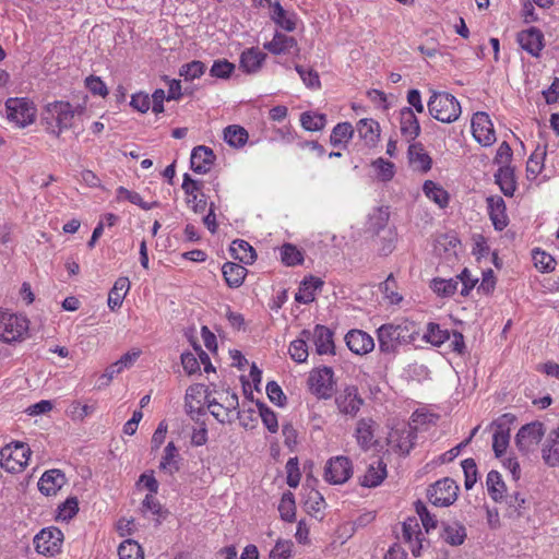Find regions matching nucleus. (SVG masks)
Wrapping results in <instances>:
<instances>
[{"mask_svg":"<svg viewBox=\"0 0 559 559\" xmlns=\"http://www.w3.org/2000/svg\"><path fill=\"white\" fill-rule=\"evenodd\" d=\"M379 349L382 354L394 357L400 347L414 343L419 336L418 325L408 320L386 323L377 330Z\"/></svg>","mask_w":559,"mask_h":559,"instance_id":"1","label":"nucleus"},{"mask_svg":"<svg viewBox=\"0 0 559 559\" xmlns=\"http://www.w3.org/2000/svg\"><path fill=\"white\" fill-rule=\"evenodd\" d=\"M81 110V107L73 108L69 102L56 100L47 104L44 119L50 132L59 136L64 130L72 128L75 114Z\"/></svg>","mask_w":559,"mask_h":559,"instance_id":"2","label":"nucleus"},{"mask_svg":"<svg viewBox=\"0 0 559 559\" xmlns=\"http://www.w3.org/2000/svg\"><path fill=\"white\" fill-rule=\"evenodd\" d=\"M427 106L430 116L442 123L456 121L462 112L459 100L447 92L432 91Z\"/></svg>","mask_w":559,"mask_h":559,"instance_id":"3","label":"nucleus"},{"mask_svg":"<svg viewBox=\"0 0 559 559\" xmlns=\"http://www.w3.org/2000/svg\"><path fill=\"white\" fill-rule=\"evenodd\" d=\"M31 449L23 442L7 444L0 450V466L9 473H19L27 465Z\"/></svg>","mask_w":559,"mask_h":559,"instance_id":"4","label":"nucleus"},{"mask_svg":"<svg viewBox=\"0 0 559 559\" xmlns=\"http://www.w3.org/2000/svg\"><path fill=\"white\" fill-rule=\"evenodd\" d=\"M28 331V320L21 314L0 311V338L7 343L21 340Z\"/></svg>","mask_w":559,"mask_h":559,"instance_id":"5","label":"nucleus"},{"mask_svg":"<svg viewBox=\"0 0 559 559\" xmlns=\"http://www.w3.org/2000/svg\"><path fill=\"white\" fill-rule=\"evenodd\" d=\"M63 542L61 530L50 526L43 528L33 539L35 550L43 556L52 557L60 552Z\"/></svg>","mask_w":559,"mask_h":559,"instance_id":"6","label":"nucleus"},{"mask_svg":"<svg viewBox=\"0 0 559 559\" xmlns=\"http://www.w3.org/2000/svg\"><path fill=\"white\" fill-rule=\"evenodd\" d=\"M545 435L544 425L539 421L526 424L520 428L515 436L518 449L528 454L534 452Z\"/></svg>","mask_w":559,"mask_h":559,"instance_id":"7","label":"nucleus"},{"mask_svg":"<svg viewBox=\"0 0 559 559\" xmlns=\"http://www.w3.org/2000/svg\"><path fill=\"white\" fill-rule=\"evenodd\" d=\"M459 486L451 478L436 481L428 489L429 501L437 507H449L457 499Z\"/></svg>","mask_w":559,"mask_h":559,"instance_id":"8","label":"nucleus"},{"mask_svg":"<svg viewBox=\"0 0 559 559\" xmlns=\"http://www.w3.org/2000/svg\"><path fill=\"white\" fill-rule=\"evenodd\" d=\"M8 119L20 127L33 123L36 109L27 98H9L5 103Z\"/></svg>","mask_w":559,"mask_h":559,"instance_id":"9","label":"nucleus"},{"mask_svg":"<svg viewBox=\"0 0 559 559\" xmlns=\"http://www.w3.org/2000/svg\"><path fill=\"white\" fill-rule=\"evenodd\" d=\"M353 475V463L347 456L331 457L324 467V479L333 485L346 483Z\"/></svg>","mask_w":559,"mask_h":559,"instance_id":"10","label":"nucleus"},{"mask_svg":"<svg viewBox=\"0 0 559 559\" xmlns=\"http://www.w3.org/2000/svg\"><path fill=\"white\" fill-rule=\"evenodd\" d=\"M333 374V370L330 367L311 371L309 376L311 392L320 399L331 397L334 392Z\"/></svg>","mask_w":559,"mask_h":559,"instance_id":"11","label":"nucleus"},{"mask_svg":"<svg viewBox=\"0 0 559 559\" xmlns=\"http://www.w3.org/2000/svg\"><path fill=\"white\" fill-rule=\"evenodd\" d=\"M397 538L408 545L415 557L420 556L423 548V532L417 518H407L402 523V532L401 535H397Z\"/></svg>","mask_w":559,"mask_h":559,"instance_id":"12","label":"nucleus"},{"mask_svg":"<svg viewBox=\"0 0 559 559\" xmlns=\"http://www.w3.org/2000/svg\"><path fill=\"white\" fill-rule=\"evenodd\" d=\"M472 133L474 139L483 146H490L496 142L493 124L486 112L478 111L474 114Z\"/></svg>","mask_w":559,"mask_h":559,"instance_id":"13","label":"nucleus"},{"mask_svg":"<svg viewBox=\"0 0 559 559\" xmlns=\"http://www.w3.org/2000/svg\"><path fill=\"white\" fill-rule=\"evenodd\" d=\"M416 437V428L411 425H403L392 429L388 441L394 451L408 454L414 447Z\"/></svg>","mask_w":559,"mask_h":559,"instance_id":"14","label":"nucleus"},{"mask_svg":"<svg viewBox=\"0 0 559 559\" xmlns=\"http://www.w3.org/2000/svg\"><path fill=\"white\" fill-rule=\"evenodd\" d=\"M301 336L312 340L319 355L334 354L333 333L329 328L318 324L313 331L302 330Z\"/></svg>","mask_w":559,"mask_h":559,"instance_id":"15","label":"nucleus"},{"mask_svg":"<svg viewBox=\"0 0 559 559\" xmlns=\"http://www.w3.org/2000/svg\"><path fill=\"white\" fill-rule=\"evenodd\" d=\"M335 403L340 413L356 416L364 404L356 385H347L335 397Z\"/></svg>","mask_w":559,"mask_h":559,"instance_id":"16","label":"nucleus"},{"mask_svg":"<svg viewBox=\"0 0 559 559\" xmlns=\"http://www.w3.org/2000/svg\"><path fill=\"white\" fill-rule=\"evenodd\" d=\"M518 43L532 57L538 58L545 47L544 34L537 27H530L518 34Z\"/></svg>","mask_w":559,"mask_h":559,"instance_id":"17","label":"nucleus"},{"mask_svg":"<svg viewBox=\"0 0 559 559\" xmlns=\"http://www.w3.org/2000/svg\"><path fill=\"white\" fill-rule=\"evenodd\" d=\"M514 420L511 414L502 415L496 423V430L492 436V449L496 456L500 457L507 450L510 441V429L508 424Z\"/></svg>","mask_w":559,"mask_h":559,"instance_id":"18","label":"nucleus"},{"mask_svg":"<svg viewBox=\"0 0 559 559\" xmlns=\"http://www.w3.org/2000/svg\"><path fill=\"white\" fill-rule=\"evenodd\" d=\"M182 190L187 194V203L195 213H203L206 209V200L199 199V193L202 188V182L193 180L189 174L183 175ZM201 197H204L201 194Z\"/></svg>","mask_w":559,"mask_h":559,"instance_id":"19","label":"nucleus"},{"mask_svg":"<svg viewBox=\"0 0 559 559\" xmlns=\"http://www.w3.org/2000/svg\"><path fill=\"white\" fill-rule=\"evenodd\" d=\"M345 342L350 352L365 355L374 348L373 338L361 330H352L345 335Z\"/></svg>","mask_w":559,"mask_h":559,"instance_id":"20","label":"nucleus"},{"mask_svg":"<svg viewBox=\"0 0 559 559\" xmlns=\"http://www.w3.org/2000/svg\"><path fill=\"white\" fill-rule=\"evenodd\" d=\"M214 152L205 146H195L191 152L190 164L191 169L198 174H206L215 162Z\"/></svg>","mask_w":559,"mask_h":559,"instance_id":"21","label":"nucleus"},{"mask_svg":"<svg viewBox=\"0 0 559 559\" xmlns=\"http://www.w3.org/2000/svg\"><path fill=\"white\" fill-rule=\"evenodd\" d=\"M400 131L407 141H414L420 134V124L411 107H403L400 110Z\"/></svg>","mask_w":559,"mask_h":559,"instance_id":"22","label":"nucleus"},{"mask_svg":"<svg viewBox=\"0 0 559 559\" xmlns=\"http://www.w3.org/2000/svg\"><path fill=\"white\" fill-rule=\"evenodd\" d=\"M66 481V476L60 469H49L39 478L38 489L45 496H53L63 487Z\"/></svg>","mask_w":559,"mask_h":559,"instance_id":"23","label":"nucleus"},{"mask_svg":"<svg viewBox=\"0 0 559 559\" xmlns=\"http://www.w3.org/2000/svg\"><path fill=\"white\" fill-rule=\"evenodd\" d=\"M487 206L490 221L496 230L504 229L509 224V218L506 213V203L501 197L487 198Z\"/></svg>","mask_w":559,"mask_h":559,"instance_id":"24","label":"nucleus"},{"mask_svg":"<svg viewBox=\"0 0 559 559\" xmlns=\"http://www.w3.org/2000/svg\"><path fill=\"white\" fill-rule=\"evenodd\" d=\"M385 477L386 464L382 460L376 459L368 465L366 473L360 478V485L368 488L377 487Z\"/></svg>","mask_w":559,"mask_h":559,"instance_id":"25","label":"nucleus"},{"mask_svg":"<svg viewBox=\"0 0 559 559\" xmlns=\"http://www.w3.org/2000/svg\"><path fill=\"white\" fill-rule=\"evenodd\" d=\"M376 423L371 418L358 420L355 429V438L361 450L367 451L374 443Z\"/></svg>","mask_w":559,"mask_h":559,"instance_id":"26","label":"nucleus"},{"mask_svg":"<svg viewBox=\"0 0 559 559\" xmlns=\"http://www.w3.org/2000/svg\"><path fill=\"white\" fill-rule=\"evenodd\" d=\"M408 159L414 169L426 173L431 168V157L419 142L409 144Z\"/></svg>","mask_w":559,"mask_h":559,"instance_id":"27","label":"nucleus"},{"mask_svg":"<svg viewBox=\"0 0 559 559\" xmlns=\"http://www.w3.org/2000/svg\"><path fill=\"white\" fill-rule=\"evenodd\" d=\"M323 282L314 276L305 278L295 295V300L299 304H310L316 298L317 290L321 289Z\"/></svg>","mask_w":559,"mask_h":559,"instance_id":"28","label":"nucleus"},{"mask_svg":"<svg viewBox=\"0 0 559 559\" xmlns=\"http://www.w3.org/2000/svg\"><path fill=\"white\" fill-rule=\"evenodd\" d=\"M266 55L258 48H249L240 56V68L243 72L251 74L258 72Z\"/></svg>","mask_w":559,"mask_h":559,"instance_id":"29","label":"nucleus"},{"mask_svg":"<svg viewBox=\"0 0 559 559\" xmlns=\"http://www.w3.org/2000/svg\"><path fill=\"white\" fill-rule=\"evenodd\" d=\"M542 452L547 465L552 467L559 465V428L548 435Z\"/></svg>","mask_w":559,"mask_h":559,"instance_id":"30","label":"nucleus"},{"mask_svg":"<svg viewBox=\"0 0 559 559\" xmlns=\"http://www.w3.org/2000/svg\"><path fill=\"white\" fill-rule=\"evenodd\" d=\"M502 501L507 504V515L512 519L523 516L528 509L527 500L519 491L506 495Z\"/></svg>","mask_w":559,"mask_h":559,"instance_id":"31","label":"nucleus"},{"mask_svg":"<svg viewBox=\"0 0 559 559\" xmlns=\"http://www.w3.org/2000/svg\"><path fill=\"white\" fill-rule=\"evenodd\" d=\"M222 272L226 284L231 288H237L242 285L248 270L240 264L226 262L222 267Z\"/></svg>","mask_w":559,"mask_h":559,"instance_id":"32","label":"nucleus"},{"mask_svg":"<svg viewBox=\"0 0 559 559\" xmlns=\"http://www.w3.org/2000/svg\"><path fill=\"white\" fill-rule=\"evenodd\" d=\"M130 289V281L128 277H119L115 282L112 288L108 294V307L115 311L119 309L122 301Z\"/></svg>","mask_w":559,"mask_h":559,"instance_id":"33","label":"nucleus"},{"mask_svg":"<svg viewBox=\"0 0 559 559\" xmlns=\"http://www.w3.org/2000/svg\"><path fill=\"white\" fill-rule=\"evenodd\" d=\"M356 130L359 138L368 145H373L379 140L380 126L373 119H360L356 124Z\"/></svg>","mask_w":559,"mask_h":559,"instance_id":"34","label":"nucleus"},{"mask_svg":"<svg viewBox=\"0 0 559 559\" xmlns=\"http://www.w3.org/2000/svg\"><path fill=\"white\" fill-rule=\"evenodd\" d=\"M272 20L286 32H293L296 28L297 16L294 12L286 11L280 2L272 5Z\"/></svg>","mask_w":559,"mask_h":559,"instance_id":"35","label":"nucleus"},{"mask_svg":"<svg viewBox=\"0 0 559 559\" xmlns=\"http://www.w3.org/2000/svg\"><path fill=\"white\" fill-rule=\"evenodd\" d=\"M297 46V40L293 36H287L282 33H275L273 39L264 44V48L274 55H282L289 52Z\"/></svg>","mask_w":559,"mask_h":559,"instance_id":"36","label":"nucleus"},{"mask_svg":"<svg viewBox=\"0 0 559 559\" xmlns=\"http://www.w3.org/2000/svg\"><path fill=\"white\" fill-rule=\"evenodd\" d=\"M546 155L547 145H537L526 163V176L528 179H536L542 173Z\"/></svg>","mask_w":559,"mask_h":559,"instance_id":"37","label":"nucleus"},{"mask_svg":"<svg viewBox=\"0 0 559 559\" xmlns=\"http://www.w3.org/2000/svg\"><path fill=\"white\" fill-rule=\"evenodd\" d=\"M441 537L452 546H460L466 538V530L457 522L443 523Z\"/></svg>","mask_w":559,"mask_h":559,"instance_id":"38","label":"nucleus"},{"mask_svg":"<svg viewBox=\"0 0 559 559\" xmlns=\"http://www.w3.org/2000/svg\"><path fill=\"white\" fill-rule=\"evenodd\" d=\"M229 250L233 258L239 260L243 264H251L257 258L254 249L249 245V242L242 239L234 240Z\"/></svg>","mask_w":559,"mask_h":559,"instance_id":"39","label":"nucleus"},{"mask_svg":"<svg viewBox=\"0 0 559 559\" xmlns=\"http://www.w3.org/2000/svg\"><path fill=\"white\" fill-rule=\"evenodd\" d=\"M355 133V129L349 122L337 123L330 135V143L335 147H346Z\"/></svg>","mask_w":559,"mask_h":559,"instance_id":"40","label":"nucleus"},{"mask_svg":"<svg viewBox=\"0 0 559 559\" xmlns=\"http://www.w3.org/2000/svg\"><path fill=\"white\" fill-rule=\"evenodd\" d=\"M179 460L180 457L178 449L176 448L174 442H169L164 449V454L159 463V468L167 472L169 475H173L180 468Z\"/></svg>","mask_w":559,"mask_h":559,"instance_id":"41","label":"nucleus"},{"mask_svg":"<svg viewBox=\"0 0 559 559\" xmlns=\"http://www.w3.org/2000/svg\"><path fill=\"white\" fill-rule=\"evenodd\" d=\"M496 182L507 197H512L515 191V179L513 169L509 166H501L495 175Z\"/></svg>","mask_w":559,"mask_h":559,"instance_id":"42","label":"nucleus"},{"mask_svg":"<svg viewBox=\"0 0 559 559\" xmlns=\"http://www.w3.org/2000/svg\"><path fill=\"white\" fill-rule=\"evenodd\" d=\"M223 134L226 143L235 148L242 147L249 138L247 130L238 124L226 127Z\"/></svg>","mask_w":559,"mask_h":559,"instance_id":"43","label":"nucleus"},{"mask_svg":"<svg viewBox=\"0 0 559 559\" xmlns=\"http://www.w3.org/2000/svg\"><path fill=\"white\" fill-rule=\"evenodd\" d=\"M487 490L496 502H502L506 492V485L497 471H490L486 479Z\"/></svg>","mask_w":559,"mask_h":559,"instance_id":"44","label":"nucleus"},{"mask_svg":"<svg viewBox=\"0 0 559 559\" xmlns=\"http://www.w3.org/2000/svg\"><path fill=\"white\" fill-rule=\"evenodd\" d=\"M301 127L307 131H321L326 124V116L313 111H306L300 115Z\"/></svg>","mask_w":559,"mask_h":559,"instance_id":"45","label":"nucleus"},{"mask_svg":"<svg viewBox=\"0 0 559 559\" xmlns=\"http://www.w3.org/2000/svg\"><path fill=\"white\" fill-rule=\"evenodd\" d=\"M423 190L428 199L437 203L440 207H445L449 203V194L440 186L431 180L424 183Z\"/></svg>","mask_w":559,"mask_h":559,"instance_id":"46","label":"nucleus"},{"mask_svg":"<svg viewBox=\"0 0 559 559\" xmlns=\"http://www.w3.org/2000/svg\"><path fill=\"white\" fill-rule=\"evenodd\" d=\"M424 338L433 346H440L445 343L447 340H450V332L448 330H441L439 324L431 322L427 325Z\"/></svg>","mask_w":559,"mask_h":559,"instance_id":"47","label":"nucleus"},{"mask_svg":"<svg viewBox=\"0 0 559 559\" xmlns=\"http://www.w3.org/2000/svg\"><path fill=\"white\" fill-rule=\"evenodd\" d=\"M120 559H144L142 547L133 539H127L118 548Z\"/></svg>","mask_w":559,"mask_h":559,"instance_id":"48","label":"nucleus"},{"mask_svg":"<svg viewBox=\"0 0 559 559\" xmlns=\"http://www.w3.org/2000/svg\"><path fill=\"white\" fill-rule=\"evenodd\" d=\"M377 177L381 181H390L395 175V166L392 162L385 160L382 157L377 158L371 164Z\"/></svg>","mask_w":559,"mask_h":559,"instance_id":"49","label":"nucleus"},{"mask_svg":"<svg viewBox=\"0 0 559 559\" xmlns=\"http://www.w3.org/2000/svg\"><path fill=\"white\" fill-rule=\"evenodd\" d=\"M117 199L118 200H122V199L128 200L130 203L135 204L145 211L151 210L157 205L156 202H153V203L144 202L142 197L138 192L130 191L124 187L117 188Z\"/></svg>","mask_w":559,"mask_h":559,"instance_id":"50","label":"nucleus"},{"mask_svg":"<svg viewBox=\"0 0 559 559\" xmlns=\"http://www.w3.org/2000/svg\"><path fill=\"white\" fill-rule=\"evenodd\" d=\"M459 281L457 280H442V278H435L431 284V288L433 292L441 297H450L454 295V293L457 290L459 287Z\"/></svg>","mask_w":559,"mask_h":559,"instance_id":"51","label":"nucleus"},{"mask_svg":"<svg viewBox=\"0 0 559 559\" xmlns=\"http://www.w3.org/2000/svg\"><path fill=\"white\" fill-rule=\"evenodd\" d=\"M207 408L210 413L222 424L230 423L233 416L228 413L223 403L217 402L215 399H211L210 395L205 396Z\"/></svg>","mask_w":559,"mask_h":559,"instance_id":"52","label":"nucleus"},{"mask_svg":"<svg viewBox=\"0 0 559 559\" xmlns=\"http://www.w3.org/2000/svg\"><path fill=\"white\" fill-rule=\"evenodd\" d=\"M205 69V64L202 61L194 60L182 64L179 69V75L185 78L186 81H192L204 74Z\"/></svg>","mask_w":559,"mask_h":559,"instance_id":"53","label":"nucleus"},{"mask_svg":"<svg viewBox=\"0 0 559 559\" xmlns=\"http://www.w3.org/2000/svg\"><path fill=\"white\" fill-rule=\"evenodd\" d=\"M308 338L300 335L299 338L293 341L289 345V355L296 362H305L308 358Z\"/></svg>","mask_w":559,"mask_h":559,"instance_id":"54","label":"nucleus"},{"mask_svg":"<svg viewBox=\"0 0 559 559\" xmlns=\"http://www.w3.org/2000/svg\"><path fill=\"white\" fill-rule=\"evenodd\" d=\"M295 510L294 495L292 492L284 493L278 506L281 518L284 521L293 522L295 520Z\"/></svg>","mask_w":559,"mask_h":559,"instance_id":"55","label":"nucleus"},{"mask_svg":"<svg viewBox=\"0 0 559 559\" xmlns=\"http://www.w3.org/2000/svg\"><path fill=\"white\" fill-rule=\"evenodd\" d=\"M281 259L287 266H295L304 261L302 253L290 243H285L281 248Z\"/></svg>","mask_w":559,"mask_h":559,"instance_id":"56","label":"nucleus"},{"mask_svg":"<svg viewBox=\"0 0 559 559\" xmlns=\"http://www.w3.org/2000/svg\"><path fill=\"white\" fill-rule=\"evenodd\" d=\"M533 261L535 266L542 272H550L556 266V260L549 253L542 250L533 251Z\"/></svg>","mask_w":559,"mask_h":559,"instance_id":"57","label":"nucleus"},{"mask_svg":"<svg viewBox=\"0 0 559 559\" xmlns=\"http://www.w3.org/2000/svg\"><path fill=\"white\" fill-rule=\"evenodd\" d=\"M295 69L307 87L312 90H318L321 87V82L317 71L312 69H306L299 64H297Z\"/></svg>","mask_w":559,"mask_h":559,"instance_id":"58","label":"nucleus"},{"mask_svg":"<svg viewBox=\"0 0 559 559\" xmlns=\"http://www.w3.org/2000/svg\"><path fill=\"white\" fill-rule=\"evenodd\" d=\"M79 511V501L76 497L68 498L63 503L58 507V519L68 521L71 520Z\"/></svg>","mask_w":559,"mask_h":559,"instance_id":"59","label":"nucleus"},{"mask_svg":"<svg viewBox=\"0 0 559 559\" xmlns=\"http://www.w3.org/2000/svg\"><path fill=\"white\" fill-rule=\"evenodd\" d=\"M464 476H465V488L472 489L477 481V466L473 459H465L461 463Z\"/></svg>","mask_w":559,"mask_h":559,"instance_id":"60","label":"nucleus"},{"mask_svg":"<svg viewBox=\"0 0 559 559\" xmlns=\"http://www.w3.org/2000/svg\"><path fill=\"white\" fill-rule=\"evenodd\" d=\"M234 70L235 64L226 59H223L214 61V63L211 67L210 73L212 76L218 79H228Z\"/></svg>","mask_w":559,"mask_h":559,"instance_id":"61","label":"nucleus"},{"mask_svg":"<svg viewBox=\"0 0 559 559\" xmlns=\"http://www.w3.org/2000/svg\"><path fill=\"white\" fill-rule=\"evenodd\" d=\"M380 289L384 295V298L390 304H397L402 300V297L396 293V283L392 275H390L381 285Z\"/></svg>","mask_w":559,"mask_h":559,"instance_id":"62","label":"nucleus"},{"mask_svg":"<svg viewBox=\"0 0 559 559\" xmlns=\"http://www.w3.org/2000/svg\"><path fill=\"white\" fill-rule=\"evenodd\" d=\"M287 485L296 488L299 485L301 474L299 472L298 459L290 457L286 463Z\"/></svg>","mask_w":559,"mask_h":559,"instance_id":"63","label":"nucleus"},{"mask_svg":"<svg viewBox=\"0 0 559 559\" xmlns=\"http://www.w3.org/2000/svg\"><path fill=\"white\" fill-rule=\"evenodd\" d=\"M293 543L290 540H277L270 552L271 559H289L292 557Z\"/></svg>","mask_w":559,"mask_h":559,"instance_id":"64","label":"nucleus"}]
</instances>
